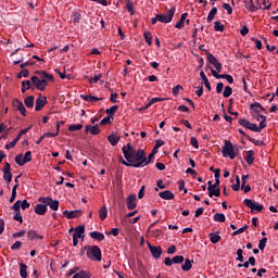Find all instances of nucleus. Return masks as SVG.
<instances>
[{"label":"nucleus","instance_id":"obj_1","mask_svg":"<svg viewBox=\"0 0 278 278\" xmlns=\"http://www.w3.org/2000/svg\"><path fill=\"white\" fill-rule=\"evenodd\" d=\"M122 152L124 153L125 160L129 161L131 157H135L136 168H142L143 166L151 164L153 157H155V154L152 152L147 157V152H144V150H136L131 143L124 146Z\"/></svg>","mask_w":278,"mask_h":278},{"label":"nucleus","instance_id":"obj_2","mask_svg":"<svg viewBox=\"0 0 278 278\" xmlns=\"http://www.w3.org/2000/svg\"><path fill=\"white\" fill-rule=\"evenodd\" d=\"M84 251L87 253L88 260H91V262H101L102 254H101V248L99 245H85L83 248L81 254H84Z\"/></svg>","mask_w":278,"mask_h":278},{"label":"nucleus","instance_id":"obj_3","mask_svg":"<svg viewBox=\"0 0 278 278\" xmlns=\"http://www.w3.org/2000/svg\"><path fill=\"white\" fill-rule=\"evenodd\" d=\"M243 203L247 207L251 210L252 214H257V212L264 211V204H261L260 202H255V200L245 199L243 200Z\"/></svg>","mask_w":278,"mask_h":278},{"label":"nucleus","instance_id":"obj_4","mask_svg":"<svg viewBox=\"0 0 278 278\" xmlns=\"http://www.w3.org/2000/svg\"><path fill=\"white\" fill-rule=\"evenodd\" d=\"M222 153L224 157H230V160H236V151L233 150V143L229 140H225Z\"/></svg>","mask_w":278,"mask_h":278},{"label":"nucleus","instance_id":"obj_5","mask_svg":"<svg viewBox=\"0 0 278 278\" xmlns=\"http://www.w3.org/2000/svg\"><path fill=\"white\" fill-rule=\"evenodd\" d=\"M175 12H177V8L172 7L166 14H156L159 23H170L175 18Z\"/></svg>","mask_w":278,"mask_h":278},{"label":"nucleus","instance_id":"obj_6","mask_svg":"<svg viewBox=\"0 0 278 278\" xmlns=\"http://www.w3.org/2000/svg\"><path fill=\"white\" fill-rule=\"evenodd\" d=\"M39 203H43L45 205H49L50 210H53V212H58L60 208V201L53 200V198H45L41 197L38 199Z\"/></svg>","mask_w":278,"mask_h":278},{"label":"nucleus","instance_id":"obj_7","mask_svg":"<svg viewBox=\"0 0 278 278\" xmlns=\"http://www.w3.org/2000/svg\"><path fill=\"white\" fill-rule=\"evenodd\" d=\"M204 53L207 58L208 64H212L214 66V68H216V71H218V73H220V71H223V64L218 61V59H216V56H214V54H212L207 50H204Z\"/></svg>","mask_w":278,"mask_h":278},{"label":"nucleus","instance_id":"obj_8","mask_svg":"<svg viewBox=\"0 0 278 278\" xmlns=\"http://www.w3.org/2000/svg\"><path fill=\"white\" fill-rule=\"evenodd\" d=\"M148 249L154 260H160L162 256V247H155L148 242Z\"/></svg>","mask_w":278,"mask_h":278},{"label":"nucleus","instance_id":"obj_9","mask_svg":"<svg viewBox=\"0 0 278 278\" xmlns=\"http://www.w3.org/2000/svg\"><path fill=\"white\" fill-rule=\"evenodd\" d=\"M13 108L22 114V116H27V109H25V104L21 102L18 99L13 100Z\"/></svg>","mask_w":278,"mask_h":278},{"label":"nucleus","instance_id":"obj_10","mask_svg":"<svg viewBox=\"0 0 278 278\" xmlns=\"http://www.w3.org/2000/svg\"><path fill=\"white\" fill-rule=\"evenodd\" d=\"M3 179L7 181V184H10L12 181V167L10 163H5L3 167Z\"/></svg>","mask_w":278,"mask_h":278},{"label":"nucleus","instance_id":"obj_11","mask_svg":"<svg viewBox=\"0 0 278 278\" xmlns=\"http://www.w3.org/2000/svg\"><path fill=\"white\" fill-rule=\"evenodd\" d=\"M45 105H47V97L39 94L35 102V111L40 112Z\"/></svg>","mask_w":278,"mask_h":278},{"label":"nucleus","instance_id":"obj_12","mask_svg":"<svg viewBox=\"0 0 278 278\" xmlns=\"http://www.w3.org/2000/svg\"><path fill=\"white\" fill-rule=\"evenodd\" d=\"M89 131L91 136H99L101 134V129H99V124H96L94 126L87 125L85 127V134H88Z\"/></svg>","mask_w":278,"mask_h":278},{"label":"nucleus","instance_id":"obj_13","mask_svg":"<svg viewBox=\"0 0 278 278\" xmlns=\"http://www.w3.org/2000/svg\"><path fill=\"white\" fill-rule=\"evenodd\" d=\"M127 210H136L138 204H136V194H130L126 198Z\"/></svg>","mask_w":278,"mask_h":278},{"label":"nucleus","instance_id":"obj_14","mask_svg":"<svg viewBox=\"0 0 278 278\" xmlns=\"http://www.w3.org/2000/svg\"><path fill=\"white\" fill-rule=\"evenodd\" d=\"M159 197L164 199V201H173V199H175V193H173L170 190H165L159 192Z\"/></svg>","mask_w":278,"mask_h":278},{"label":"nucleus","instance_id":"obj_15","mask_svg":"<svg viewBox=\"0 0 278 278\" xmlns=\"http://www.w3.org/2000/svg\"><path fill=\"white\" fill-rule=\"evenodd\" d=\"M119 163L124 166L136 168V156L125 161L123 160V155H119Z\"/></svg>","mask_w":278,"mask_h":278},{"label":"nucleus","instance_id":"obj_16","mask_svg":"<svg viewBox=\"0 0 278 278\" xmlns=\"http://www.w3.org/2000/svg\"><path fill=\"white\" fill-rule=\"evenodd\" d=\"M73 238H84V233L86 232V226L79 225L76 228H74Z\"/></svg>","mask_w":278,"mask_h":278},{"label":"nucleus","instance_id":"obj_17","mask_svg":"<svg viewBox=\"0 0 278 278\" xmlns=\"http://www.w3.org/2000/svg\"><path fill=\"white\" fill-rule=\"evenodd\" d=\"M248 129H250V131H256L257 134H260V131H262V129H266V123L261 122L258 126H257V124L251 123L250 127Z\"/></svg>","mask_w":278,"mask_h":278},{"label":"nucleus","instance_id":"obj_18","mask_svg":"<svg viewBox=\"0 0 278 278\" xmlns=\"http://www.w3.org/2000/svg\"><path fill=\"white\" fill-rule=\"evenodd\" d=\"M207 191H208V197L211 199L213 197H220V187L208 186Z\"/></svg>","mask_w":278,"mask_h":278},{"label":"nucleus","instance_id":"obj_19","mask_svg":"<svg viewBox=\"0 0 278 278\" xmlns=\"http://www.w3.org/2000/svg\"><path fill=\"white\" fill-rule=\"evenodd\" d=\"M47 86H49L47 79H39L35 84V88H37V90H40L41 92H45V90H47Z\"/></svg>","mask_w":278,"mask_h":278},{"label":"nucleus","instance_id":"obj_20","mask_svg":"<svg viewBox=\"0 0 278 278\" xmlns=\"http://www.w3.org/2000/svg\"><path fill=\"white\" fill-rule=\"evenodd\" d=\"M35 214H38V216H45L47 214V204H37L35 206Z\"/></svg>","mask_w":278,"mask_h":278},{"label":"nucleus","instance_id":"obj_21","mask_svg":"<svg viewBox=\"0 0 278 278\" xmlns=\"http://www.w3.org/2000/svg\"><path fill=\"white\" fill-rule=\"evenodd\" d=\"M108 141L112 147H116V144H118V142L121 141V136H117L116 134L112 132L108 136Z\"/></svg>","mask_w":278,"mask_h":278},{"label":"nucleus","instance_id":"obj_22","mask_svg":"<svg viewBox=\"0 0 278 278\" xmlns=\"http://www.w3.org/2000/svg\"><path fill=\"white\" fill-rule=\"evenodd\" d=\"M89 236L93 240H98V242H103V240H105V235H103V232L91 231V232H89Z\"/></svg>","mask_w":278,"mask_h":278},{"label":"nucleus","instance_id":"obj_23","mask_svg":"<svg viewBox=\"0 0 278 278\" xmlns=\"http://www.w3.org/2000/svg\"><path fill=\"white\" fill-rule=\"evenodd\" d=\"M27 237L29 240H45V237L42 235H38L35 230H28Z\"/></svg>","mask_w":278,"mask_h":278},{"label":"nucleus","instance_id":"obj_24","mask_svg":"<svg viewBox=\"0 0 278 278\" xmlns=\"http://www.w3.org/2000/svg\"><path fill=\"white\" fill-rule=\"evenodd\" d=\"M186 18H188V13H182L178 23L175 24L176 29H184L186 25Z\"/></svg>","mask_w":278,"mask_h":278},{"label":"nucleus","instance_id":"obj_25","mask_svg":"<svg viewBox=\"0 0 278 278\" xmlns=\"http://www.w3.org/2000/svg\"><path fill=\"white\" fill-rule=\"evenodd\" d=\"M255 152L253 150H249L247 152V156L244 157L247 164H249V166H251L253 164V162H255Z\"/></svg>","mask_w":278,"mask_h":278},{"label":"nucleus","instance_id":"obj_26","mask_svg":"<svg viewBox=\"0 0 278 278\" xmlns=\"http://www.w3.org/2000/svg\"><path fill=\"white\" fill-rule=\"evenodd\" d=\"M200 77L204 83L205 88L208 90V92H212V85L210 84V80L207 79V76H205V72H200Z\"/></svg>","mask_w":278,"mask_h":278},{"label":"nucleus","instance_id":"obj_27","mask_svg":"<svg viewBox=\"0 0 278 278\" xmlns=\"http://www.w3.org/2000/svg\"><path fill=\"white\" fill-rule=\"evenodd\" d=\"M37 75H41V79H46V81H53V75L45 72V71H37Z\"/></svg>","mask_w":278,"mask_h":278},{"label":"nucleus","instance_id":"obj_28","mask_svg":"<svg viewBox=\"0 0 278 278\" xmlns=\"http://www.w3.org/2000/svg\"><path fill=\"white\" fill-rule=\"evenodd\" d=\"M192 264H194V261H191L190 258L185 260V264L181 265V270L185 273H188L192 268Z\"/></svg>","mask_w":278,"mask_h":278},{"label":"nucleus","instance_id":"obj_29","mask_svg":"<svg viewBox=\"0 0 278 278\" xmlns=\"http://www.w3.org/2000/svg\"><path fill=\"white\" fill-rule=\"evenodd\" d=\"M216 14H218V8L214 7L206 17L207 23H212L216 18Z\"/></svg>","mask_w":278,"mask_h":278},{"label":"nucleus","instance_id":"obj_30","mask_svg":"<svg viewBox=\"0 0 278 278\" xmlns=\"http://www.w3.org/2000/svg\"><path fill=\"white\" fill-rule=\"evenodd\" d=\"M208 238L212 244H218V242H220V236L218 235V232H211L208 235Z\"/></svg>","mask_w":278,"mask_h":278},{"label":"nucleus","instance_id":"obj_31","mask_svg":"<svg viewBox=\"0 0 278 278\" xmlns=\"http://www.w3.org/2000/svg\"><path fill=\"white\" fill-rule=\"evenodd\" d=\"M116 112H118V105H113L105 111V113L108 114V116L111 117L112 121H114V114H116Z\"/></svg>","mask_w":278,"mask_h":278},{"label":"nucleus","instance_id":"obj_32","mask_svg":"<svg viewBox=\"0 0 278 278\" xmlns=\"http://www.w3.org/2000/svg\"><path fill=\"white\" fill-rule=\"evenodd\" d=\"M84 214V211L81 210H75V211H70L68 213V219L72 220V218H79Z\"/></svg>","mask_w":278,"mask_h":278},{"label":"nucleus","instance_id":"obj_33","mask_svg":"<svg viewBox=\"0 0 278 278\" xmlns=\"http://www.w3.org/2000/svg\"><path fill=\"white\" fill-rule=\"evenodd\" d=\"M143 38H144L147 45H149V47H151V45H153V35L151 34V31H144Z\"/></svg>","mask_w":278,"mask_h":278},{"label":"nucleus","instance_id":"obj_34","mask_svg":"<svg viewBox=\"0 0 278 278\" xmlns=\"http://www.w3.org/2000/svg\"><path fill=\"white\" fill-rule=\"evenodd\" d=\"M34 101H35L34 96H27L24 100V103H25L26 108L31 109V108H34Z\"/></svg>","mask_w":278,"mask_h":278},{"label":"nucleus","instance_id":"obj_35","mask_svg":"<svg viewBox=\"0 0 278 278\" xmlns=\"http://www.w3.org/2000/svg\"><path fill=\"white\" fill-rule=\"evenodd\" d=\"M213 220H215V223H225V220H226L225 214H223V213H216V214L213 216Z\"/></svg>","mask_w":278,"mask_h":278},{"label":"nucleus","instance_id":"obj_36","mask_svg":"<svg viewBox=\"0 0 278 278\" xmlns=\"http://www.w3.org/2000/svg\"><path fill=\"white\" fill-rule=\"evenodd\" d=\"M231 94H233V89L230 86H226L224 88L223 97L225 99H229V97H231Z\"/></svg>","mask_w":278,"mask_h":278},{"label":"nucleus","instance_id":"obj_37","mask_svg":"<svg viewBox=\"0 0 278 278\" xmlns=\"http://www.w3.org/2000/svg\"><path fill=\"white\" fill-rule=\"evenodd\" d=\"M72 278H90V273L86 270H80L76 273Z\"/></svg>","mask_w":278,"mask_h":278},{"label":"nucleus","instance_id":"obj_38","mask_svg":"<svg viewBox=\"0 0 278 278\" xmlns=\"http://www.w3.org/2000/svg\"><path fill=\"white\" fill-rule=\"evenodd\" d=\"M20 275L22 278H27V266L25 263H20Z\"/></svg>","mask_w":278,"mask_h":278},{"label":"nucleus","instance_id":"obj_39","mask_svg":"<svg viewBox=\"0 0 278 278\" xmlns=\"http://www.w3.org/2000/svg\"><path fill=\"white\" fill-rule=\"evenodd\" d=\"M100 220H105L108 218V207L103 206L99 210Z\"/></svg>","mask_w":278,"mask_h":278},{"label":"nucleus","instance_id":"obj_40","mask_svg":"<svg viewBox=\"0 0 278 278\" xmlns=\"http://www.w3.org/2000/svg\"><path fill=\"white\" fill-rule=\"evenodd\" d=\"M244 8L249 10V12H254L255 4L253 3V0H245L243 1Z\"/></svg>","mask_w":278,"mask_h":278},{"label":"nucleus","instance_id":"obj_41","mask_svg":"<svg viewBox=\"0 0 278 278\" xmlns=\"http://www.w3.org/2000/svg\"><path fill=\"white\" fill-rule=\"evenodd\" d=\"M247 139H248L250 142L254 143L255 147H264V141H262V140H257V139L251 137V136H247Z\"/></svg>","mask_w":278,"mask_h":278},{"label":"nucleus","instance_id":"obj_42","mask_svg":"<svg viewBox=\"0 0 278 278\" xmlns=\"http://www.w3.org/2000/svg\"><path fill=\"white\" fill-rule=\"evenodd\" d=\"M31 88V81L30 80H23L22 81V92L25 93L27 90Z\"/></svg>","mask_w":278,"mask_h":278},{"label":"nucleus","instance_id":"obj_43","mask_svg":"<svg viewBox=\"0 0 278 278\" xmlns=\"http://www.w3.org/2000/svg\"><path fill=\"white\" fill-rule=\"evenodd\" d=\"M73 23H79L81 21V13L79 11H74L72 14Z\"/></svg>","mask_w":278,"mask_h":278},{"label":"nucleus","instance_id":"obj_44","mask_svg":"<svg viewBox=\"0 0 278 278\" xmlns=\"http://www.w3.org/2000/svg\"><path fill=\"white\" fill-rule=\"evenodd\" d=\"M84 129V125L81 124H72L68 126V131H79Z\"/></svg>","mask_w":278,"mask_h":278},{"label":"nucleus","instance_id":"obj_45","mask_svg":"<svg viewBox=\"0 0 278 278\" xmlns=\"http://www.w3.org/2000/svg\"><path fill=\"white\" fill-rule=\"evenodd\" d=\"M238 123L241 127H244L245 129H249V127H251V123L249 122V119L239 118Z\"/></svg>","mask_w":278,"mask_h":278},{"label":"nucleus","instance_id":"obj_46","mask_svg":"<svg viewBox=\"0 0 278 278\" xmlns=\"http://www.w3.org/2000/svg\"><path fill=\"white\" fill-rule=\"evenodd\" d=\"M15 163L18 165V166H25V160H24V156L23 154H17L15 156Z\"/></svg>","mask_w":278,"mask_h":278},{"label":"nucleus","instance_id":"obj_47","mask_svg":"<svg viewBox=\"0 0 278 278\" xmlns=\"http://www.w3.org/2000/svg\"><path fill=\"white\" fill-rule=\"evenodd\" d=\"M214 29L215 31H225V25L219 21L214 22Z\"/></svg>","mask_w":278,"mask_h":278},{"label":"nucleus","instance_id":"obj_48","mask_svg":"<svg viewBox=\"0 0 278 278\" xmlns=\"http://www.w3.org/2000/svg\"><path fill=\"white\" fill-rule=\"evenodd\" d=\"M29 129H31V126L20 130L18 135L15 138L16 142H18V140H21V138H23V136H25V134H27V131H29Z\"/></svg>","mask_w":278,"mask_h":278},{"label":"nucleus","instance_id":"obj_49","mask_svg":"<svg viewBox=\"0 0 278 278\" xmlns=\"http://www.w3.org/2000/svg\"><path fill=\"white\" fill-rule=\"evenodd\" d=\"M267 242H268V238H266V237L260 240V242H258L260 251H264V249H266Z\"/></svg>","mask_w":278,"mask_h":278},{"label":"nucleus","instance_id":"obj_50","mask_svg":"<svg viewBox=\"0 0 278 278\" xmlns=\"http://www.w3.org/2000/svg\"><path fill=\"white\" fill-rule=\"evenodd\" d=\"M244 251L242 249H238L237 250V262H244V255H243Z\"/></svg>","mask_w":278,"mask_h":278},{"label":"nucleus","instance_id":"obj_51","mask_svg":"<svg viewBox=\"0 0 278 278\" xmlns=\"http://www.w3.org/2000/svg\"><path fill=\"white\" fill-rule=\"evenodd\" d=\"M172 260L174 264H184L185 262L184 255H176Z\"/></svg>","mask_w":278,"mask_h":278},{"label":"nucleus","instance_id":"obj_52","mask_svg":"<svg viewBox=\"0 0 278 278\" xmlns=\"http://www.w3.org/2000/svg\"><path fill=\"white\" fill-rule=\"evenodd\" d=\"M236 184L231 186L232 190H235V192H238V190H240V176H236Z\"/></svg>","mask_w":278,"mask_h":278},{"label":"nucleus","instance_id":"obj_53","mask_svg":"<svg viewBox=\"0 0 278 278\" xmlns=\"http://www.w3.org/2000/svg\"><path fill=\"white\" fill-rule=\"evenodd\" d=\"M207 68H210L213 77H215V79H222L223 78V74H218L216 73V71L212 67V65H207Z\"/></svg>","mask_w":278,"mask_h":278},{"label":"nucleus","instance_id":"obj_54","mask_svg":"<svg viewBox=\"0 0 278 278\" xmlns=\"http://www.w3.org/2000/svg\"><path fill=\"white\" fill-rule=\"evenodd\" d=\"M248 229H249V226L245 225V226L239 228L238 230L233 231L232 236H240V233H244Z\"/></svg>","mask_w":278,"mask_h":278},{"label":"nucleus","instance_id":"obj_55","mask_svg":"<svg viewBox=\"0 0 278 278\" xmlns=\"http://www.w3.org/2000/svg\"><path fill=\"white\" fill-rule=\"evenodd\" d=\"M252 116H253V118H256V121H261V123H266V116L265 115H262V114H253L252 113Z\"/></svg>","mask_w":278,"mask_h":278},{"label":"nucleus","instance_id":"obj_56","mask_svg":"<svg viewBox=\"0 0 278 278\" xmlns=\"http://www.w3.org/2000/svg\"><path fill=\"white\" fill-rule=\"evenodd\" d=\"M222 79H226L228 84H233V76L229 74H222Z\"/></svg>","mask_w":278,"mask_h":278},{"label":"nucleus","instance_id":"obj_57","mask_svg":"<svg viewBox=\"0 0 278 278\" xmlns=\"http://www.w3.org/2000/svg\"><path fill=\"white\" fill-rule=\"evenodd\" d=\"M111 123H112V117L108 115L106 117L101 119L100 125H111Z\"/></svg>","mask_w":278,"mask_h":278},{"label":"nucleus","instance_id":"obj_58","mask_svg":"<svg viewBox=\"0 0 278 278\" xmlns=\"http://www.w3.org/2000/svg\"><path fill=\"white\" fill-rule=\"evenodd\" d=\"M251 40L255 43L256 49L262 50V41L260 39L252 37Z\"/></svg>","mask_w":278,"mask_h":278},{"label":"nucleus","instance_id":"obj_59","mask_svg":"<svg viewBox=\"0 0 278 278\" xmlns=\"http://www.w3.org/2000/svg\"><path fill=\"white\" fill-rule=\"evenodd\" d=\"M14 212H21V200H17L11 207Z\"/></svg>","mask_w":278,"mask_h":278},{"label":"nucleus","instance_id":"obj_60","mask_svg":"<svg viewBox=\"0 0 278 278\" xmlns=\"http://www.w3.org/2000/svg\"><path fill=\"white\" fill-rule=\"evenodd\" d=\"M223 9L226 10L228 14H233V9L231 8V4L224 3Z\"/></svg>","mask_w":278,"mask_h":278},{"label":"nucleus","instance_id":"obj_61","mask_svg":"<svg viewBox=\"0 0 278 278\" xmlns=\"http://www.w3.org/2000/svg\"><path fill=\"white\" fill-rule=\"evenodd\" d=\"M13 220H17V223H23V215H21V212H15Z\"/></svg>","mask_w":278,"mask_h":278},{"label":"nucleus","instance_id":"obj_62","mask_svg":"<svg viewBox=\"0 0 278 278\" xmlns=\"http://www.w3.org/2000/svg\"><path fill=\"white\" fill-rule=\"evenodd\" d=\"M24 162L25 164H28V162H31V151H27L24 155Z\"/></svg>","mask_w":278,"mask_h":278},{"label":"nucleus","instance_id":"obj_63","mask_svg":"<svg viewBox=\"0 0 278 278\" xmlns=\"http://www.w3.org/2000/svg\"><path fill=\"white\" fill-rule=\"evenodd\" d=\"M190 142L193 149H199V140H197V138L191 137Z\"/></svg>","mask_w":278,"mask_h":278},{"label":"nucleus","instance_id":"obj_64","mask_svg":"<svg viewBox=\"0 0 278 278\" xmlns=\"http://www.w3.org/2000/svg\"><path fill=\"white\" fill-rule=\"evenodd\" d=\"M102 75L98 74L94 77L89 79V84H97L99 81V79H101Z\"/></svg>","mask_w":278,"mask_h":278}]
</instances>
